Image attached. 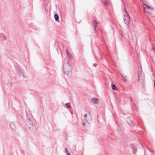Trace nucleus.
I'll use <instances>...</instances> for the list:
<instances>
[{
  "label": "nucleus",
  "mask_w": 155,
  "mask_h": 155,
  "mask_svg": "<svg viewBox=\"0 0 155 155\" xmlns=\"http://www.w3.org/2000/svg\"><path fill=\"white\" fill-rule=\"evenodd\" d=\"M97 64H94V67H97Z\"/></svg>",
  "instance_id": "nucleus-21"
},
{
  "label": "nucleus",
  "mask_w": 155,
  "mask_h": 155,
  "mask_svg": "<svg viewBox=\"0 0 155 155\" xmlns=\"http://www.w3.org/2000/svg\"><path fill=\"white\" fill-rule=\"evenodd\" d=\"M152 49L153 51V52L155 53V48L153 47Z\"/></svg>",
  "instance_id": "nucleus-18"
},
{
  "label": "nucleus",
  "mask_w": 155,
  "mask_h": 155,
  "mask_svg": "<svg viewBox=\"0 0 155 155\" xmlns=\"http://www.w3.org/2000/svg\"><path fill=\"white\" fill-rule=\"evenodd\" d=\"M54 17L56 21H59V17L58 14H55L54 15Z\"/></svg>",
  "instance_id": "nucleus-13"
},
{
  "label": "nucleus",
  "mask_w": 155,
  "mask_h": 155,
  "mask_svg": "<svg viewBox=\"0 0 155 155\" xmlns=\"http://www.w3.org/2000/svg\"><path fill=\"white\" fill-rule=\"evenodd\" d=\"M92 25L94 26V30L96 29V28L97 25V22L96 21L94 20L92 22Z\"/></svg>",
  "instance_id": "nucleus-10"
},
{
  "label": "nucleus",
  "mask_w": 155,
  "mask_h": 155,
  "mask_svg": "<svg viewBox=\"0 0 155 155\" xmlns=\"http://www.w3.org/2000/svg\"><path fill=\"white\" fill-rule=\"evenodd\" d=\"M15 69L16 71L20 77L23 78H26L23 70L19 66H16L15 67Z\"/></svg>",
  "instance_id": "nucleus-2"
},
{
  "label": "nucleus",
  "mask_w": 155,
  "mask_h": 155,
  "mask_svg": "<svg viewBox=\"0 0 155 155\" xmlns=\"http://www.w3.org/2000/svg\"><path fill=\"white\" fill-rule=\"evenodd\" d=\"M123 80H124V81H127V80L125 78H123Z\"/></svg>",
  "instance_id": "nucleus-20"
},
{
  "label": "nucleus",
  "mask_w": 155,
  "mask_h": 155,
  "mask_svg": "<svg viewBox=\"0 0 155 155\" xmlns=\"http://www.w3.org/2000/svg\"><path fill=\"white\" fill-rule=\"evenodd\" d=\"M64 73L67 75L69 74L71 71V68L70 64L67 60L64 61L63 66Z\"/></svg>",
  "instance_id": "nucleus-1"
},
{
  "label": "nucleus",
  "mask_w": 155,
  "mask_h": 155,
  "mask_svg": "<svg viewBox=\"0 0 155 155\" xmlns=\"http://www.w3.org/2000/svg\"><path fill=\"white\" fill-rule=\"evenodd\" d=\"M91 101L94 104H97L98 103V100L96 98H92L91 99Z\"/></svg>",
  "instance_id": "nucleus-11"
},
{
  "label": "nucleus",
  "mask_w": 155,
  "mask_h": 155,
  "mask_svg": "<svg viewBox=\"0 0 155 155\" xmlns=\"http://www.w3.org/2000/svg\"><path fill=\"white\" fill-rule=\"evenodd\" d=\"M66 104L68 107L69 108H71V106L70 105V104L69 103H67Z\"/></svg>",
  "instance_id": "nucleus-16"
},
{
  "label": "nucleus",
  "mask_w": 155,
  "mask_h": 155,
  "mask_svg": "<svg viewBox=\"0 0 155 155\" xmlns=\"http://www.w3.org/2000/svg\"><path fill=\"white\" fill-rule=\"evenodd\" d=\"M143 7L145 12L148 13L149 14H151L152 12L150 11V10L153 11V8L152 7H150L149 6L147 5L144 3L143 5Z\"/></svg>",
  "instance_id": "nucleus-5"
},
{
  "label": "nucleus",
  "mask_w": 155,
  "mask_h": 155,
  "mask_svg": "<svg viewBox=\"0 0 155 155\" xmlns=\"http://www.w3.org/2000/svg\"><path fill=\"white\" fill-rule=\"evenodd\" d=\"M66 53L67 54V55L68 56L69 58H71L72 57L71 55L70 52L67 49L65 50Z\"/></svg>",
  "instance_id": "nucleus-12"
},
{
  "label": "nucleus",
  "mask_w": 155,
  "mask_h": 155,
  "mask_svg": "<svg viewBox=\"0 0 155 155\" xmlns=\"http://www.w3.org/2000/svg\"><path fill=\"white\" fill-rule=\"evenodd\" d=\"M130 99L131 101H133L132 98L131 97H130Z\"/></svg>",
  "instance_id": "nucleus-23"
},
{
  "label": "nucleus",
  "mask_w": 155,
  "mask_h": 155,
  "mask_svg": "<svg viewBox=\"0 0 155 155\" xmlns=\"http://www.w3.org/2000/svg\"><path fill=\"white\" fill-rule=\"evenodd\" d=\"M111 87L112 89L113 90H116L117 89V87H116L115 85L114 84H111Z\"/></svg>",
  "instance_id": "nucleus-14"
},
{
  "label": "nucleus",
  "mask_w": 155,
  "mask_h": 155,
  "mask_svg": "<svg viewBox=\"0 0 155 155\" xmlns=\"http://www.w3.org/2000/svg\"><path fill=\"white\" fill-rule=\"evenodd\" d=\"M16 124L15 123H11L10 124V127L12 129L15 131L16 126Z\"/></svg>",
  "instance_id": "nucleus-8"
},
{
  "label": "nucleus",
  "mask_w": 155,
  "mask_h": 155,
  "mask_svg": "<svg viewBox=\"0 0 155 155\" xmlns=\"http://www.w3.org/2000/svg\"><path fill=\"white\" fill-rule=\"evenodd\" d=\"M124 12V21L125 24L128 25L129 24L130 21V16L126 9H125Z\"/></svg>",
  "instance_id": "nucleus-4"
},
{
  "label": "nucleus",
  "mask_w": 155,
  "mask_h": 155,
  "mask_svg": "<svg viewBox=\"0 0 155 155\" xmlns=\"http://www.w3.org/2000/svg\"><path fill=\"white\" fill-rule=\"evenodd\" d=\"M82 124H83V126H84V125H85V123H83Z\"/></svg>",
  "instance_id": "nucleus-22"
},
{
  "label": "nucleus",
  "mask_w": 155,
  "mask_h": 155,
  "mask_svg": "<svg viewBox=\"0 0 155 155\" xmlns=\"http://www.w3.org/2000/svg\"><path fill=\"white\" fill-rule=\"evenodd\" d=\"M0 39L2 41H5L6 40V37L3 34H0Z\"/></svg>",
  "instance_id": "nucleus-9"
},
{
  "label": "nucleus",
  "mask_w": 155,
  "mask_h": 155,
  "mask_svg": "<svg viewBox=\"0 0 155 155\" xmlns=\"http://www.w3.org/2000/svg\"><path fill=\"white\" fill-rule=\"evenodd\" d=\"M138 72L139 81L140 83H143L144 78V74L142 72V68L141 67L138 68Z\"/></svg>",
  "instance_id": "nucleus-3"
},
{
  "label": "nucleus",
  "mask_w": 155,
  "mask_h": 155,
  "mask_svg": "<svg viewBox=\"0 0 155 155\" xmlns=\"http://www.w3.org/2000/svg\"><path fill=\"white\" fill-rule=\"evenodd\" d=\"M84 120L88 123H89L91 120L92 116L90 113L88 111L84 115Z\"/></svg>",
  "instance_id": "nucleus-6"
},
{
  "label": "nucleus",
  "mask_w": 155,
  "mask_h": 155,
  "mask_svg": "<svg viewBox=\"0 0 155 155\" xmlns=\"http://www.w3.org/2000/svg\"><path fill=\"white\" fill-rule=\"evenodd\" d=\"M104 5H105L107 6L108 5V3L107 1H105L104 3Z\"/></svg>",
  "instance_id": "nucleus-17"
},
{
  "label": "nucleus",
  "mask_w": 155,
  "mask_h": 155,
  "mask_svg": "<svg viewBox=\"0 0 155 155\" xmlns=\"http://www.w3.org/2000/svg\"><path fill=\"white\" fill-rule=\"evenodd\" d=\"M64 150L67 155H71L70 153L68 152V149L67 148H65L64 149Z\"/></svg>",
  "instance_id": "nucleus-15"
},
{
  "label": "nucleus",
  "mask_w": 155,
  "mask_h": 155,
  "mask_svg": "<svg viewBox=\"0 0 155 155\" xmlns=\"http://www.w3.org/2000/svg\"><path fill=\"white\" fill-rule=\"evenodd\" d=\"M133 150L134 151V153H135V151H137V149H136L135 148H133Z\"/></svg>",
  "instance_id": "nucleus-19"
},
{
  "label": "nucleus",
  "mask_w": 155,
  "mask_h": 155,
  "mask_svg": "<svg viewBox=\"0 0 155 155\" xmlns=\"http://www.w3.org/2000/svg\"><path fill=\"white\" fill-rule=\"evenodd\" d=\"M26 125L30 129H32L33 127V124L30 119L28 118L26 121Z\"/></svg>",
  "instance_id": "nucleus-7"
}]
</instances>
